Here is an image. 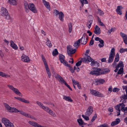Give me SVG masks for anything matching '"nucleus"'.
Returning <instances> with one entry per match:
<instances>
[{
	"label": "nucleus",
	"mask_w": 127,
	"mask_h": 127,
	"mask_svg": "<svg viewBox=\"0 0 127 127\" xmlns=\"http://www.w3.org/2000/svg\"><path fill=\"white\" fill-rule=\"evenodd\" d=\"M4 105L6 109L8 112L11 113L19 112L20 114L22 115L35 120V119L32 116L23 111L18 110L16 108L14 107H11L6 103H4Z\"/></svg>",
	"instance_id": "1"
},
{
	"label": "nucleus",
	"mask_w": 127,
	"mask_h": 127,
	"mask_svg": "<svg viewBox=\"0 0 127 127\" xmlns=\"http://www.w3.org/2000/svg\"><path fill=\"white\" fill-rule=\"evenodd\" d=\"M24 5L26 11L28 13L29 12V10L34 13H36L37 12L36 7L33 3H31L28 4L27 1H25Z\"/></svg>",
	"instance_id": "2"
},
{
	"label": "nucleus",
	"mask_w": 127,
	"mask_h": 127,
	"mask_svg": "<svg viewBox=\"0 0 127 127\" xmlns=\"http://www.w3.org/2000/svg\"><path fill=\"white\" fill-rule=\"evenodd\" d=\"M36 103L41 108L47 112L50 115L54 117L56 116V115L54 112L47 106H44L42 103L38 101H37Z\"/></svg>",
	"instance_id": "3"
},
{
	"label": "nucleus",
	"mask_w": 127,
	"mask_h": 127,
	"mask_svg": "<svg viewBox=\"0 0 127 127\" xmlns=\"http://www.w3.org/2000/svg\"><path fill=\"white\" fill-rule=\"evenodd\" d=\"M125 105L123 103L119 104L115 107V108L116 110V112L118 113L117 115L118 116L120 115V111L121 110L123 112H125L127 111V107H125Z\"/></svg>",
	"instance_id": "4"
},
{
	"label": "nucleus",
	"mask_w": 127,
	"mask_h": 127,
	"mask_svg": "<svg viewBox=\"0 0 127 127\" xmlns=\"http://www.w3.org/2000/svg\"><path fill=\"white\" fill-rule=\"evenodd\" d=\"M0 14L5 19H10V16L8 11L6 8L3 7H2L1 8Z\"/></svg>",
	"instance_id": "5"
},
{
	"label": "nucleus",
	"mask_w": 127,
	"mask_h": 127,
	"mask_svg": "<svg viewBox=\"0 0 127 127\" xmlns=\"http://www.w3.org/2000/svg\"><path fill=\"white\" fill-rule=\"evenodd\" d=\"M7 87L10 90L16 95L19 96H22V94L20 92L18 89L15 88L12 85L10 84H8L7 85Z\"/></svg>",
	"instance_id": "6"
},
{
	"label": "nucleus",
	"mask_w": 127,
	"mask_h": 127,
	"mask_svg": "<svg viewBox=\"0 0 127 127\" xmlns=\"http://www.w3.org/2000/svg\"><path fill=\"white\" fill-rule=\"evenodd\" d=\"M1 122L6 127H14L13 124L7 118L3 117L1 120Z\"/></svg>",
	"instance_id": "7"
},
{
	"label": "nucleus",
	"mask_w": 127,
	"mask_h": 127,
	"mask_svg": "<svg viewBox=\"0 0 127 127\" xmlns=\"http://www.w3.org/2000/svg\"><path fill=\"white\" fill-rule=\"evenodd\" d=\"M115 50L114 48H113L111 49L108 60V63H110L113 62L115 55Z\"/></svg>",
	"instance_id": "8"
},
{
	"label": "nucleus",
	"mask_w": 127,
	"mask_h": 127,
	"mask_svg": "<svg viewBox=\"0 0 127 127\" xmlns=\"http://www.w3.org/2000/svg\"><path fill=\"white\" fill-rule=\"evenodd\" d=\"M94 70L91 71L90 74L92 75H101V69L98 68H93Z\"/></svg>",
	"instance_id": "9"
},
{
	"label": "nucleus",
	"mask_w": 127,
	"mask_h": 127,
	"mask_svg": "<svg viewBox=\"0 0 127 127\" xmlns=\"http://www.w3.org/2000/svg\"><path fill=\"white\" fill-rule=\"evenodd\" d=\"M67 52L69 56H71V55L74 53L76 51V49H73L72 47L70 45L67 46Z\"/></svg>",
	"instance_id": "10"
},
{
	"label": "nucleus",
	"mask_w": 127,
	"mask_h": 127,
	"mask_svg": "<svg viewBox=\"0 0 127 127\" xmlns=\"http://www.w3.org/2000/svg\"><path fill=\"white\" fill-rule=\"evenodd\" d=\"M90 92L92 95L95 96L101 97H103L104 96V95L102 94L93 89L91 90Z\"/></svg>",
	"instance_id": "11"
},
{
	"label": "nucleus",
	"mask_w": 127,
	"mask_h": 127,
	"mask_svg": "<svg viewBox=\"0 0 127 127\" xmlns=\"http://www.w3.org/2000/svg\"><path fill=\"white\" fill-rule=\"evenodd\" d=\"M59 59L61 63H63L64 65L68 67H70V65L68 64L67 62L64 60V56L62 54L59 56Z\"/></svg>",
	"instance_id": "12"
},
{
	"label": "nucleus",
	"mask_w": 127,
	"mask_h": 127,
	"mask_svg": "<svg viewBox=\"0 0 127 127\" xmlns=\"http://www.w3.org/2000/svg\"><path fill=\"white\" fill-rule=\"evenodd\" d=\"M55 77L61 84H64L66 82L65 81L61 76L57 73H55Z\"/></svg>",
	"instance_id": "13"
},
{
	"label": "nucleus",
	"mask_w": 127,
	"mask_h": 127,
	"mask_svg": "<svg viewBox=\"0 0 127 127\" xmlns=\"http://www.w3.org/2000/svg\"><path fill=\"white\" fill-rule=\"evenodd\" d=\"M87 36L85 34H84L81 39V43L82 44H85L87 42Z\"/></svg>",
	"instance_id": "14"
},
{
	"label": "nucleus",
	"mask_w": 127,
	"mask_h": 127,
	"mask_svg": "<svg viewBox=\"0 0 127 127\" xmlns=\"http://www.w3.org/2000/svg\"><path fill=\"white\" fill-rule=\"evenodd\" d=\"M21 60L23 62L28 63L30 61L29 57L23 54L21 57Z\"/></svg>",
	"instance_id": "15"
},
{
	"label": "nucleus",
	"mask_w": 127,
	"mask_h": 127,
	"mask_svg": "<svg viewBox=\"0 0 127 127\" xmlns=\"http://www.w3.org/2000/svg\"><path fill=\"white\" fill-rule=\"evenodd\" d=\"M82 61L86 63H88L90 62H91L93 59L91 58L88 55L86 56L85 58L82 59Z\"/></svg>",
	"instance_id": "16"
},
{
	"label": "nucleus",
	"mask_w": 127,
	"mask_h": 127,
	"mask_svg": "<svg viewBox=\"0 0 127 127\" xmlns=\"http://www.w3.org/2000/svg\"><path fill=\"white\" fill-rule=\"evenodd\" d=\"M14 98L22 102L28 104L30 103V102L29 100H26L24 98H22L18 96L14 97Z\"/></svg>",
	"instance_id": "17"
},
{
	"label": "nucleus",
	"mask_w": 127,
	"mask_h": 127,
	"mask_svg": "<svg viewBox=\"0 0 127 127\" xmlns=\"http://www.w3.org/2000/svg\"><path fill=\"white\" fill-rule=\"evenodd\" d=\"M93 112V107L91 106H89L85 113V115L86 116H89L91 115Z\"/></svg>",
	"instance_id": "18"
},
{
	"label": "nucleus",
	"mask_w": 127,
	"mask_h": 127,
	"mask_svg": "<svg viewBox=\"0 0 127 127\" xmlns=\"http://www.w3.org/2000/svg\"><path fill=\"white\" fill-rule=\"evenodd\" d=\"M120 35L122 37L124 42L126 44H127V35L122 32H120Z\"/></svg>",
	"instance_id": "19"
},
{
	"label": "nucleus",
	"mask_w": 127,
	"mask_h": 127,
	"mask_svg": "<svg viewBox=\"0 0 127 127\" xmlns=\"http://www.w3.org/2000/svg\"><path fill=\"white\" fill-rule=\"evenodd\" d=\"M94 32L95 34L97 35H99L101 33L100 29L97 25L95 26Z\"/></svg>",
	"instance_id": "20"
},
{
	"label": "nucleus",
	"mask_w": 127,
	"mask_h": 127,
	"mask_svg": "<svg viewBox=\"0 0 127 127\" xmlns=\"http://www.w3.org/2000/svg\"><path fill=\"white\" fill-rule=\"evenodd\" d=\"M42 2L45 6L48 9L49 11L50 10V6L49 4V3L46 1L45 0H43Z\"/></svg>",
	"instance_id": "21"
},
{
	"label": "nucleus",
	"mask_w": 127,
	"mask_h": 127,
	"mask_svg": "<svg viewBox=\"0 0 127 127\" xmlns=\"http://www.w3.org/2000/svg\"><path fill=\"white\" fill-rule=\"evenodd\" d=\"M119 56L118 53L116 54L115 56V58L114 62L112 64V65L114 66L116 65V62H118L119 60Z\"/></svg>",
	"instance_id": "22"
},
{
	"label": "nucleus",
	"mask_w": 127,
	"mask_h": 127,
	"mask_svg": "<svg viewBox=\"0 0 127 127\" xmlns=\"http://www.w3.org/2000/svg\"><path fill=\"white\" fill-rule=\"evenodd\" d=\"M10 45L12 48L15 50H17L18 49V47L17 45L14 43L13 41L11 40L10 41Z\"/></svg>",
	"instance_id": "23"
},
{
	"label": "nucleus",
	"mask_w": 127,
	"mask_h": 127,
	"mask_svg": "<svg viewBox=\"0 0 127 127\" xmlns=\"http://www.w3.org/2000/svg\"><path fill=\"white\" fill-rule=\"evenodd\" d=\"M63 98L64 100L68 102H71L73 101L71 97L69 96L64 95L63 96Z\"/></svg>",
	"instance_id": "24"
},
{
	"label": "nucleus",
	"mask_w": 127,
	"mask_h": 127,
	"mask_svg": "<svg viewBox=\"0 0 127 127\" xmlns=\"http://www.w3.org/2000/svg\"><path fill=\"white\" fill-rule=\"evenodd\" d=\"M105 82V80L103 79H98L96 81L95 83L96 85H100L103 84Z\"/></svg>",
	"instance_id": "25"
},
{
	"label": "nucleus",
	"mask_w": 127,
	"mask_h": 127,
	"mask_svg": "<svg viewBox=\"0 0 127 127\" xmlns=\"http://www.w3.org/2000/svg\"><path fill=\"white\" fill-rule=\"evenodd\" d=\"M120 122V120L119 118H118L116 119L115 121H113L112 122L111 125L112 126H114L118 124Z\"/></svg>",
	"instance_id": "26"
},
{
	"label": "nucleus",
	"mask_w": 127,
	"mask_h": 127,
	"mask_svg": "<svg viewBox=\"0 0 127 127\" xmlns=\"http://www.w3.org/2000/svg\"><path fill=\"white\" fill-rule=\"evenodd\" d=\"M0 76L5 78H8L10 77V75L3 72L0 71Z\"/></svg>",
	"instance_id": "27"
},
{
	"label": "nucleus",
	"mask_w": 127,
	"mask_h": 127,
	"mask_svg": "<svg viewBox=\"0 0 127 127\" xmlns=\"http://www.w3.org/2000/svg\"><path fill=\"white\" fill-rule=\"evenodd\" d=\"M122 8L121 6H118L117 7L116 11L118 14L120 15L122 14V13L121 11V8Z\"/></svg>",
	"instance_id": "28"
},
{
	"label": "nucleus",
	"mask_w": 127,
	"mask_h": 127,
	"mask_svg": "<svg viewBox=\"0 0 127 127\" xmlns=\"http://www.w3.org/2000/svg\"><path fill=\"white\" fill-rule=\"evenodd\" d=\"M91 63V65L92 66H94L97 67L99 66V63L97 61H92Z\"/></svg>",
	"instance_id": "29"
},
{
	"label": "nucleus",
	"mask_w": 127,
	"mask_h": 127,
	"mask_svg": "<svg viewBox=\"0 0 127 127\" xmlns=\"http://www.w3.org/2000/svg\"><path fill=\"white\" fill-rule=\"evenodd\" d=\"M59 18L60 20L62 21H63L64 20L63 18L64 17V15L62 12L61 11L60 12V13L59 15Z\"/></svg>",
	"instance_id": "30"
},
{
	"label": "nucleus",
	"mask_w": 127,
	"mask_h": 127,
	"mask_svg": "<svg viewBox=\"0 0 127 127\" xmlns=\"http://www.w3.org/2000/svg\"><path fill=\"white\" fill-rule=\"evenodd\" d=\"M47 73L49 78H50L51 76V73L48 66L45 67Z\"/></svg>",
	"instance_id": "31"
},
{
	"label": "nucleus",
	"mask_w": 127,
	"mask_h": 127,
	"mask_svg": "<svg viewBox=\"0 0 127 127\" xmlns=\"http://www.w3.org/2000/svg\"><path fill=\"white\" fill-rule=\"evenodd\" d=\"M10 3L13 5H16L17 3V0H8Z\"/></svg>",
	"instance_id": "32"
},
{
	"label": "nucleus",
	"mask_w": 127,
	"mask_h": 127,
	"mask_svg": "<svg viewBox=\"0 0 127 127\" xmlns=\"http://www.w3.org/2000/svg\"><path fill=\"white\" fill-rule=\"evenodd\" d=\"M110 70L108 69H105L103 70H101V74H107L109 72Z\"/></svg>",
	"instance_id": "33"
},
{
	"label": "nucleus",
	"mask_w": 127,
	"mask_h": 127,
	"mask_svg": "<svg viewBox=\"0 0 127 127\" xmlns=\"http://www.w3.org/2000/svg\"><path fill=\"white\" fill-rule=\"evenodd\" d=\"M81 39H80L76 41L74 43L73 45L74 47L77 48L79 46V44L80 42Z\"/></svg>",
	"instance_id": "34"
},
{
	"label": "nucleus",
	"mask_w": 127,
	"mask_h": 127,
	"mask_svg": "<svg viewBox=\"0 0 127 127\" xmlns=\"http://www.w3.org/2000/svg\"><path fill=\"white\" fill-rule=\"evenodd\" d=\"M77 121L79 126H82L84 125L85 124L83 121L81 119H79L77 120Z\"/></svg>",
	"instance_id": "35"
},
{
	"label": "nucleus",
	"mask_w": 127,
	"mask_h": 127,
	"mask_svg": "<svg viewBox=\"0 0 127 127\" xmlns=\"http://www.w3.org/2000/svg\"><path fill=\"white\" fill-rule=\"evenodd\" d=\"M41 57L42 59V60L44 63L45 67L48 66L46 60L45 58L43 55Z\"/></svg>",
	"instance_id": "36"
},
{
	"label": "nucleus",
	"mask_w": 127,
	"mask_h": 127,
	"mask_svg": "<svg viewBox=\"0 0 127 127\" xmlns=\"http://www.w3.org/2000/svg\"><path fill=\"white\" fill-rule=\"evenodd\" d=\"M97 10V13L100 15L102 16L104 14L103 12L99 8H98Z\"/></svg>",
	"instance_id": "37"
},
{
	"label": "nucleus",
	"mask_w": 127,
	"mask_h": 127,
	"mask_svg": "<svg viewBox=\"0 0 127 127\" xmlns=\"http://www.w3.org/2000/svg\"><path fill=\"white\" fill-rule=\"evenodd\" d=\"M80 1L81 3L82 6H83L84 4H87L88 3V2L87 0H79Z\"/></svg>",
	"instance_id": "38"
},
{
	"label": "nucleus",
	"mask_w": 127,
	"mask_h": 127,
	"mask_svg": "<svg viewBox=\"0 0 127 127\" xmlns=\"http://www.w3.org/2000/svg\"><path fill=\"white\" fill-rule=\"evenodd\" d=\"M68 26L69 27V32L70 33L71 32L72 30V24L71 23H70L68 24Z\"/></svg>",
	"instance_id": "39"
},
{
	"label": "nucleus",
	"mask_w": 127,
	"mask_h": 127,
	"mask_svg": "<svg viewBox=\"0 0 127 127\" xmlns=\"http://www.w3.org/2000/svg\"><path fill=\"white\" fill-rule=\"evenodd\" d=\"M116 67H118L119 68L120 67H124L123 62L122 61H120L119 62L118 65Z\"/></svg>",
	"instance_id": "40"
},
{
	"label": "nucleus",
	"mask_w": 127,
	"mask_h": 127,
	"mask_svg": "<svg viewBox=\"0 0 127 127\" xmlns=\"http://www.w3.org/2000/svg\"><path fill=\"white\" fill-rule=\"evenodd\" d=\"M92 20L88 22V23L87 25L88 27L89 28V29H90V28L91 27V25L92 24Z\"/></svg>",
	"instance_id": "41"
},
{
	"label": "nucleus",
	"mask_w": 127,
	"mask_h": 127,
	"mask_svg": "<svg viewBox=\"0 0 127 127\" xmlns=\"http://www.w3.org/2000/svg\"><path fill=\"white\" fill-rule=\"evenodd\" d=\"M100 43L98 44V46L100 47H103L104 45V41L103 40H101L100 41Z\"/></svg>",
	"instance_id": "42"
},
{
	"label": "nucleus",
	"mask_w": 127,
	"mask_h": 127,
	"mask_svg": "<svg viewBox=\"0 0 127 127\" xmlns=\"http://www.w3.org/2000/svg\"><path fill=\"white\" fill-rule=\"evenodd\" d=\"M116 28L114 27L111 28L110 29L108 30V33L110 34L112 32H114Z\"/></svg>",
	"instance_id": "43"
},
{
	"label": "nucleus",
	"mask_w": 127,
	"mask_h": 127,
	"mask_svg": "<svg viewBox=\"0 0 127 127\" xmlns=\"http://www.w3.org/2000/svg\"><path fill=\"white\" fill-rule=\"evenodd\" d=\"M120 90V89L119 88H114L113 89L112 91L113 92L117 93L119 92Z\"/></svg>",
	"instance_id": "44"
},
{
	"label": "nucleus",
	"mask_w": 127,
	"mask_h": 127,
	"mask_svg": "<svg viewBox=\"0 0 127 127\" xmlns=\"http://www.w3.org/2000/svg\"><path fill=\"white\" fill-rule=\"evenodd\" d=\"M46 45L49 47H51L52 46V44L51 41L48 39L46 42Z\"/></svg>",
	"instance_id": "45"
},
{
	"label": "nucleus",
	"mask_w": 127,
	"mask_h": 127,
	"mask_svg": "<svg viewBox=\"0 0 127 127\" xmlns=\"http://www.w3.org/2000/svg\"><path fill=\"white\" fill-rule=\"evenodd\" d=\"M58 54V52L57 50L55 49L52 52V55L54 56H55Z\"/></svg>",
	"instance_id": "46"
},
{
	"label": "nucleus",
	"mask_w": 127,
	"mask_h": 127,
	"mask_svg": "<svg viewBox=\"0 0 127 127\" xmlns=\"http://www.w3.org/2000/svg\"><path fill=\"white\" fill-rule=\"evenodd\" d=\"M72 82L73 84V85H77L79 83V82L77 81H76L75 80L73 79H72Z\"/></svg>",
	"instance_id": "47"
},
{
	"label": "nucleus",
	"mask_w": 127,
	"mask_h": 127,
	"mask_svg": "<svg viewBox=\"0 0 127 127\" xmlns=\"http://www.w3.org/2000/svg\"><path fill=\"white\" fill-rule=\"evenodd\" d=\"M98 127H109L107 124H103L99 126Z\"/></svg>",
	"instance_id": "48"
},
{
	"label": "nucleus",
	"mask_w": 127,
	"mask_h": 127,
	"mask_svg": "<svg viewBox=\"0 0 127 127\" xmlns=\"http://www.w3.org/2000/svg\"><path fill=\"white\" fill-rule=\"evenodd\" d=\"M123 68H120L119 70L118 73V74H121L123 73Z\"/></svg>",
	"instance_id": "49"
},
{
	"label": "nucleus",
	"mask_w": 127,
	"mask_h": 127,
	"mask_svg": "<svg viewBox=\"0 0 127 127\" xmlns=\"http://www.w3.org/2000/svg\"><path fill=\"white\" fill-rule=\"evenodd\" d=\"M53 13L56 16H57L58 15H59L60 13V12L56 9H55L54 10Z\"/></svg>",
	"instance_id": "50"
},
{
	"label": "nucleus",
	"mask_w": 127,
	"mask_h": 127,
	"mask_svg": "<svg viewBox=\"0 0 127 127\" xmlns=\"http://www.w3.org/2000/svg\"><path fill=\"white\" fill-rule=\"evenodd\" d=\"M82 117L86 120H89V117L84 115H82Z\"/></svg>",
	"instance_id": "51"
},
{
	"label": "nucleus",
	"mask_w": 127,
	"mask_h": 127,
	"mask_svg": "<svg viewBox=\"0 0 127 127\" xmlns=\"http://www.w3.org/2000/svg\"><path fill=\"white\" fill-rule=\"evenodd\" d=\"M97 117V115L96 114H95L93 116L91 120V121L92 122H93L94 121L96 118Z\"/></svg>",
	"instance_id": "52"
},
{
	"label": "nucleus",
	"mask_w": 127,
	"mask_h": 127,
	"mask_svg": "<svg viewBox=\"0 0 127 127\" xmlns=\"http://www.w3.org/2000/svg\"><path fill=\"white\" fill-rule=\"evenodd\" d=\"M112 87L111 86H110V87L108 88V93H111L112 91Z\"/></svg>",
	"instance_id": "53"
},
{
	"label": "nucleus",
	"mask_w": 127,
	"mask_h": 127,
	"mask_svg": "<svg viewBox=\"0 0 127 127\" xmlns=\"http://www.w3.org/2000/svg\"><path fill=\"white\" fill-rule=\"evenodd\" d=\"M82 61H79L78 62H77L76 64V65L77 66H80L81 63Z\"/></svg>",
	"instance_id": "54"
},
{
	"label": "nucleus",
	"mask_w": 127,
	"mask_h": 127,
	"mask_svg": "<svg viewBox=\"0 0 127 127\" xmlns=\"http://www.w3.org/2000/svg\"><path fill=\"white\" fill-rule=\"evenodd\" d=\"M123 88L124 90H126V91L127 95V86H123Z\"/></svg>",
	"instance_id": "55"
},
{
	"label": "nucleus",
	"mask_w": 127,
	"mask_h": 127,
	"mask_svg": "<svg viewBox=\"0 0 127 127\" xmlns=\"http://www.w3.org/2000/svg\"><path fill=\"white\" fill-rule=\"evenodd\" d=\"M95 40H96V41H99L100 42V40H102L101 39H100L99 37H97L95 38Z\"/></svg>",
	"instance_id": "56"
},
{
	"label": "nucleus",
	"mask_w": 127,
	"mask_h": 127,
	"mask_svg": "<svg viewBox=\"0 0 127 127\" xmlns=\"http://www.w3.org/2000/svg\"><path fill=\"white\" fill-rule=\"evenodd\" d=\"M20 49L21 51L23 50L24 49V47L21 45H19Z\"/></svg>",
	"instance_id": "57"
},
{
	"label": "nucleus",
	"mask_w": 127,
	"mask_h": 127,
	"mask_svg": "<svg viewBox=\"0 0 127 127\" xmlns=\"http://www.w3.org/2000/svg\"><path fill=\"white\" fill-rule=\"evenodd\" d=\"M94 43V41L93 40H91L90 42V45H92Z\"/></svg>",
	"instance_id": "58"
},
{
	"label": "nucleus",
	"mask_w": 127,
	"mask_h": 127,
	"mask_svg": "<svg viewBox=\"0 0 127 127\" xmlns=\"http://www.w3.org/2000/svg\"><path fill=\"white\" fill-rule=\"evenodd\" d=\"M90 50H86V52L85 55L86 56L88 55V54Z\"/></svg>",
	"instance_id": "59"
},
{
	"label": "nucleus",
	"mask_w": 127,
	"mask_h": 127,
	"mask_svg": "<svg viewBox=\"0 0 127 127\" xmlns=\"http://www.w3.org/2000/svg\"><path fill=\"white\" fill-rule=\"evenodd\" d=\"M69 62V63H71L72 64L74 62L72 58L70 59Z\"/></svg>",
	"instance_id": "60"
},
{
	"label": "nucleus",
	"mask_w": 127,
	"mask_h": 127,
	"mask_svg": "<svg viewBox=\"0 0 127 127\" xmlns=\"http://www.w3.org/2000/svg\"><path fill=\"white\" fill-rule=\"evenodd\" d=\"M77 85V86L79 89H81V85L79 84V83Z\"/></svg>",
	"instance_id": "61"
},
{
	"label": "nucleus",
	"mask_w": 127,
	"mask_h": 127,
	"mask_svg": "<svg viewBox=\"0 0 127 127\" xmlns=\"http://www.w3.org/2000/svg\"><path fill=\"white\" fill-rule=\"evenodd\" d=\"M41 32L42 34H43L44 36H45L46 35V33L43 30H41Z\"/></svg>",
	"instance_id": "62"
},
{
	"label": "nucleus",
	"mask_w": 127,
	"mask_h": 127,
	"mask_svg": "<svg viewBox=\"0 0 127 127\" xmlns=\"http://www.w3.org/2000/svg\"><path fill=\"white\" fill-rule=\"evenodd\" d=\"M108 111L110 112H112L113 111V108L111 107L109 108L108 109Z\"/></svg>",
	"instance_id": "63"
},
{
	"label": "nucleus",
	"mask_w": 127,
	"mask_h": 127,
	"mask_svg": "<svg viewBox=\"0 0 127 127\" xmlns=\"http://www.w3.org/2000/svg\"><path fill=\"white\" fill-rule=\"evenodd\" d=\"M123 98L124 99H127V95H125L123 96Z\"/></svg>",
	"instance_id": "64"
}]
</instances>
